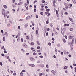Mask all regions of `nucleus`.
Listing matches in <instances>:
<instances>
[{
	"label": "nucleus",
	"instance_id": "obj_61",
	"mask_svg": "<svg viewBox=\"0 0 76 76\" xmlns=\"http://www.w3.org/2000/svg\"><path fill=\"white\" fill-rule=\"evenodd\" d=\"M55 2H56V0H54L53 1V4H54V3H55Z\"/></svg>",
	"mask_w": 76,
	"mask_h": 76
},
{
	"label": "nucleus",
	"instance_id": "obj_52",
	"mask_svg": "<svg viewBox=\"0 0 76 76\" xmlns=\"http://www.w3.org/2000/svg\"><path fill=\"white\" fill-rule=\"evenodd\" d=\"M66 26H69V24H65Z\"/></svg>",
	"mask_w": 76,
	"mask_h": 76
},
{
	"label": "nucleus",
	"instance_id": "obj_30",
	"mask_svg": "<svg viewBox=\"0 0 76 76\" xmlns=\"http://www.w3.org/2000/svg\"><path fill=\"white\" fill-rule=\"evenodd\" d=\"M48 16H50V15H51V13L48 12Z\"/></svg>",
	"mask_w": 76,
	"mask_h": 76
},
{
	"label": "nucleus",
	"instance_id": "obj_29",
	"mask_svg": "<svg viewBox=\"0 0 76 76\" xmlns=\"http://www.w3.org/2000/svg\"><path fill=\"white\" fill-rule=\"evenodd\" d=\"M68 67H67V66H65L64 67V69H67Z\"/></svg>",
	"mask_w": 76,
	"mask_h": 76
},
{
	"label": "nucleus",
	"instance_id": "obj_9",
	"mask_svg": "<svg viewBox=\"0 0 76 76\" xmlns=\"http://www.w3.org/2000/svg\"><path fill=\"white\" fill-rule=\"evenodd\" d=\"M64 54H69V52H67H67H66V51H64Z\"/></svg>",
	"mask_w": 76,
	"mask_h": 76
},
{
	"label": "nucleus",
	"instance_id": "obj_54",
	"mask_svg": "<svg viewBox=\"0 0 76 76\" xmlns=\"http://www.w3.org/2000/svg\"><path fill=\"white\" fill-rule=\"evenodd\" d=\"M47 2H46L44 4V5H45V6L47 5Z\"/></svg>",
	"mask_w": 76,
	"mask_h": 76
},
{
	"label": "nucleus",
	"instance_id": "obj_46",
	"mask_svg": "<svg viewBox=\"0 0 76 76\" xmlns=\"http://www.w3.org/2000/svg\"><path fill=\"white\" fill-rule=\"evenodd\" d=\"M21 50L23 51V52H24L25 51V50H23V49H21Z\"/></svg>",
	"mask_w": 76,
	"mask_h": 76
},
{
	"label": "nucleus",
	"instance_id": "obj_27",
	"mask_svg": "<svg viewBox=\"0 0 76 76\" xmlns=\"http://www.w3.org/2000/svg\"><path fill=\"white\" fill-rule=\"evenodd\" d=\"M26 8V10H29V7L28 6H27Z\"/></svg>",
	"mask_w": 76,
	"mask_h": 76
},
{
	"label": "nucleus",
	"instance_id": "obj_33",
	"mask_svg": "<svg viewBox=\"0 0 76 76\" xmlns=\"http://www.w3.org/2000/svg\"><path fill=\"white\" fill-rule=\"evenodd\" d=\"M48 23H49V21L48 20L46 21V24H48Z\"/></svg>",
	"mask_w": 76,
	"mask_h": 76
},
{
	"label": "nucleus",
	"instance_id": "obj_14",
	"mask_svg": "<svg viewBox=\"0 0 76 76\" xmlns=\"http://www.w3.org/2000/svg\"><path fill=\"white\" fill-rule=\"evenodd\" d=\"M51 72L52 73H53V74L54 75H55V73H56V72H55V71H54V70H52V71H51Z\"/></svg>",
	"mask_w": 76,
	"mask_h": 76
},
{
	"label": "nucleus",
	"instance_id": "obj_19",
	"mask_svg": "<svg viewBox=\"0 0 76 76\" xmlns=\"http://www.w3.org/2000/svg\"><path fill=\"white\" fill-rule=\"evenodd\" d=\"M28 5V4H27V3H25L24 4V6L26 7V6H27Z\"/></svg>",
	"mask_w": 76,
	"mask_h": 76
},
{
	"label": "nucleus",
	"instance_id": "obj_50",
	"mask_svg": "<svg viewBox=\"0 0 76 76\" xmlns=\"http://www.w3.org/2000/svg\"><path fill=\"white\" fill-rule=\"evenodd\" d=\"M40 14L41 15H43V12H40Z\"/></svg>",
	"mask_w": 76,
	"mask_h": 76
},
{
	"label": "nucleus",
	"instance_id": "obj_38",
	"mask_svg": "<svg viewBox=\"0 0 76 76\" xmlns=\"http://www.w3.org/2000/svg\"><path fill=\"white\" fill-rule=\"evenodd\" d=\"M46 12H49L50 11V9H47L46 10Z\"/></svg>",
	"mask_w": 76,
	"mask_h": 76
},
{
	"label": "nucleus",
	"instance_id": "obj_26",
	"mask_svg": "<svg viewBox=\"0 0 76 76\" xmlns=\"http://www.w3.org/2000/svg\"><path fill=\"white\" fill-rule=\"evenodd\" d=\"M70 31H73V28H71L70 29Z\"/></svg>",
	"mask_w": 76,
	"mask_h": 76
},
{
	"label": "nucleus",
	"instance_id": "obj_57",
	"mask_svg": "<svg viewBox=\"0 0 76 76\" xmlns=\"http://www.w3.org/2000/svg\"><path fill=\"white\" fill-rule=\"evenodd\" d=\"M42 3H44L45 2V1L42 0Z\"/></svg>",
	"mask_w": 76,
	"mask_h": 76
},
{
	"label": "nucleus",
	"instance_id": "obj_12",
	"mask_svg": "<svg viewBox=\"0 0 76 76\" xmlns=\"http://www.w3.org/2000/svg\"><path fill=\"white\" fill-rule=\"evenodd\" d=\"M23 4V2H20L18 3V5H19L20 6V5H21V4Z\"/></svg>",
	"mask_w": 76,
	"mask_h": 76
},
{
	"label": "nucleus",
	"instance_id": "obj_60",
	"mask_svg": "<svg viewBox=\"0 0 76 76\" xmlns=\"http://www.w3.org/2000/svg\"><path fill=\"white\" fill-rule=\"evenodd\" d=\"M39 57H40V58H43V56H40Z\"/></svg>",
	"mask_w": 76,
	"mask_h": 76
},
{
	"label": "nucleus",
	"instance_id": "obj_42",
	"mask_svg": "<svg viewBox=\"0 0 76 76\" xmlns=\"http://www.w3.org/2000/svg\"><path fill=\"white\" fill-rule=\"evenodd\" d=\"M70 67H71V69H72V70H73V66H72V65H70Z\"/></svg>",
	"mask_w": 76,
	"mask_h": 76
},
{
	"label": "nucleus",
	"instance_id": "obj_1",
	"mask_svg": "<svg viewBox=\"0 0 76 76\" xmlns=\"http://www.w3.org/2000/svg\"><path fill=\"white\" fill-rule=\"evenodd\" d=\"M68 45H70L71 48V50H73V43L72 42H69L68 43Z\"/></svg>",
	"mask_w": 76,
	"mask_h": 76
},
{
	"label": "nucleus",
	"instance_id": "obj_58",
	"mask_svg": "<svg viewBox=\"0 0 76 76\" xmlns=\"http://www.w3.org/2000/svg\"><path fill=\"white\" fill-rule=\"evenodd\" d=\"M65 37L66 39H67V36H65Z\"/></svg>",
	"mask_w": 76,
	"mask_h": 76
},
{
	"label": "nucleus",
	"instance_id": "obj_21",
	"mask_svg": "<svg viewBox=\"0 0 76 76\" xmlns=\"http://www.w3.org/2000/svg\"><path fill=\"white\" fill-rule=\"evenodd\" d=\"M30 44L31 45H34L35 44L34 43L32 42L30 43Z\"/></svg>",
	"mask_w": 76,
	"mask_h": 76
},
{
	"label": "nucleus",
	"instance_id": "obj_17",
	"mask_svg": "<svg viewBox=\"0 0 76 76\" xmlns=\"http://www.w3.org/2000/svg\"><path fill=\"white\" fill-rule=\"evenodd\" d=\"M69 19L71 21V22H73V19H72V18H69Z\"/></svg>",
	"mask_w": 76,
	"mask_h": 76
},
{
	"label": "nucleus",
	"instance_id": "obj_48",
	"mask_svg": "<svg viewBox=\"0 0 76 76\" xmlns=\"http://www.w3.org/2000/svg\"><path fill=\"white\" fill-rule=\"evenodd\" d=\"M46 67H47V68H48V65L47 64L46 65Z\"/></svg>",
	"mask_w": 76,
	"mask_h": 76
},
{
	"label": "nucleus",
	"instance_id": "obj_16",
	"mask_svg": "<svg viewBox=\"0 0 76 76\" xmlns=\"http://www.w3.org/2000/svg\"><path fill=\"white\" fill-rule=\"evenodd\" d=\"M3 7L4 8V9H7V6H6V5H4Z\"/></svg>",
	"mask_w": 76,
	"mask_h": 76
},
{
	"label": "nucleus",
	"instance_id": "obj_53",
	"mask_svg": "<svg viewBox=\"0 0 76 76\" xmlns=\"http://www.w3.org/2000/svg\"><path fill=\"white\" fill-rule=\"evenodd\" d=\"M19 21H23V20L22 19H21L20 20H19Z\"/></svg>",
	"mask_w": 76,
	"mask_h": 76
},
{
	"label": "nucleus",
	"instance_id": "obj_22",
	"mask_svg": "<svg viewBox=\"0 0 76 76\" xmlns=\"http://www.w3.org/2000/svg\"><path fill=\"white\" fill-rule=\"evenodd\" d=\"M26 38H27L26 39H28V40L29 39V36H28L26 37Z\"/></svg>",
	"mask_w": 76,
	"mask_h": 76
},
{
	"label": "nucleus",
	"instance_id": "obj_55",
	"mask_svg": "<svg viewBox=\"0 0 76 76\" xmlns=\"http://www.w3.org/2000/svg\"><path fill=\"white\" fill-rule=\"evenodd\" d=\"M65 72L66 73H68V71L67 70H65Z\"/></svg>",
	"mask_w": 76,
	"mask_h": 76
},
{
	"label": "nucleus",
	"instance_id": "obj_11",
	"mask_svg": "<svg viewBox=\"0 0 76 76\" xmlns=\"http://www.w3.org/2000/svg\"><path fill=\"white\" fill-rule=\"evenodd\" d=\"M5 35L6 37H8V33H7V32H5Z\"/></svg>",
	"mask_w": 76,
	"mask_h": 76
},
{
	"label": "nucleus",
	"instance_id": "obj_47",
	"mask_svg": "<svg viewBox=\"0 0 76 76\" xmlns=\"http://www.w3.org/2000/svg\"><path fill=\"white\" fill-rule=\"evenodd\" d=\"M13 76H16V73H14L13 74Z\"/></svg>",
	"mask_w": 76,
	"mask_h": 76
},
{
	"label": "nucleus",
	"instance_id": "obj_35",
	"mask_svg": "<svg viewBox=\"0 0 76 76\" xmlns=\"http://www.w3.org/2000/svg\"><path fill=\"white\" fill-rule=\"evenodd\" d=\"M31 22L32 23V25L33 26H34V25H35V24H34V23H33V22Z\"/></svg>",
	"mask_w": 76,
	"mask_h": 76
},
{
	"label": "nucleus",
	"instance_id": "obj_34",
	"mask_svg": "<svg viewBox=\"0 0 76 76\" xmlns=\"http://www.w3.org/2000/svg\"><path fill=\"white\" fill-rule=\"evenodd\" d=\"M22 72H26V71L25 70H22L21 71Z\"/></svg>",
	"mask_w": 76,
	"mask_h": 76
},
{
	"label": "nucleus",
	"instance_id": "obj_56",
	"mask_svg": "<svg viewBox=\"0 0 76 76\" xmlns=\"http://www.w3.org/2000/svg\"><path fill=\"white\" fill-rule=\"evenodd\" d=\"M4 48V46H3L1 48V49L2 50V49H3Z\"/></svg>",
	"mask_w": 76,
	"mask_h": 76
},
{
	"label": "nucleus",
	"instance_id": "obj_3",
	"mask_svg": "<svg viewBox=\"0 0 76 76\" xmlns=\"http://www.w3.org/2000/svg\"><path fill=\"white\" fill-rule=\"evenodd\" d=\"M23 47L24 48H28V46H27V45L25 44H23Z\"/></svg>",
	"mask_w": 76,
	"mask_h": 76
},
{
	"label": "nucleus",
	"instance_id": "obj_62",
	"mask_svg": "<svg viewBox=\"0 0 76 76\" xmlns=\"http://www.w3.org/2000/svg\"><path fill=\"white\" fill-rule=\"evenodd\" d=\"M73 65L74 66H76V64H74Z\"/></svg>",
	"mask_w": 76,
	"mask_h": 76
},
{
	"label": "nucleus",
	"instance_id": "obj_36",
	"mask_svg": "<svg viewBox=\"0 0 76 76\" xmlns=\"http://www.w3.org/2000/svg\"><path fill=\"white\" fill-rule=\"evenodd\" d=\"M0 65L1 66H3V63L1 62H0Z\"/></svg>",
	"mask_w": 76,
	"mask_h": 76
},
{
	"label": "nucleus",
	"instance_id": "obj_45",
	"mask_svg": "<svg viewBox=\"0 0 76 76\" xmlns=\"http://www.w3.org/2000/svg\"><path fill=\"white\" fill-rule=\"evenodd\" d=\"M50 70L49 69H46V72H49V71Z\"/></svg>",
	"mask_w": 76,
	"mask_h": 76
},
{
	"label": "nucleus",
	"instance_id": "obj_15",
	"mask_svg": "<svg viewBox=\"0 0 76 76\" xmlns=\"http://www.w3.org/2000/svg\"><path fill=\"white\" fill-rule=\"evenodd\" d=\"M20 76H23V72H21L20 74Z\"/></svg>",
	"mask_w": 76,
	"mask_h": 76
},
{
	"label": "nucleus",
	"instance_id": "obj_25",
	"mask_svg": "<svg viewBox=\"0 0 76 76\" xmlns=\"http://www.w3.org/2000/svg\"><path fill=\"white\" fill-rule=\"evenodd\" d=\"M37 63H41V61L39 60H38L37 61Z\"/></svg>",
	"mask_w": 76,
	"mask_h": 76
},
{
	"label": "nucleus",
	"instance_id": "obj_6",
	"mask_svg": "<svg viewBox=\"0 0 76 76\" xmlns=\"http://www.w3.org/2000/svg\"><path fill=\"white\" fill-rule=\"evenodd\" d=\"M2 14L3 15L4 14H5V12H6L4 10H2Z\"/></svg>",
	"mask_w": 76,
	"mask_h": 76
},
{
	"label": "nucleus",
	"instance_id": "obj_37",
	"mask_svg": "<svg viewBox=\"0 0 76 76\" xmlns=\"http://www.w3.org/2000/svg\"><path fill=\"white\" fill-rule=\"evenodd\" d=\"M61 56H63V52H61Z\"/></svg>",
	"mask_w": 76,
	"mask_h": 76
},
{
	"label": "nucleus",
	"instance_id": "obj_5",
	"mask_svg": "<svg viewBox=\"0 0 76 76\" xmlns=\"http://www.w3.org/2000/svg\"><path fill=\"white\" fill-rule=\"evenodd\" d=\"M29 25V24L28 23H27L26 25H25V28H27L28 26Z\"/></svg>",
	"mask_w": 76,
	"mask_h": 76
},
{
	"label": "nucleus",
	"instance_id": "obj_10",
	"mask_svg": "<svg viewBox=\"0 0 76 76\" xmlns=\"http://www.w3.org/2000/svg\"><path fill=\"white\" fill-rule=\"evenodd\" d=\"M62 41H63V42H64V43H66V41L65 39L63 38L62 39Z\"/></svg>",
	"mask_w": 76,
	"mask_h": 76
},
{
	"label": "nucleus",
	"instance_id": "obj_39",
	"mask_svg": "<svg viewBox=\"0 0 76 76\" xmlns=\"http://www.w3.org/2000/svg\"><path fill=\"white\" fill-rule=\"evenodd\" d=\"M27 3L28 4H29V0H27Z\"/></svg>",
	"mask_w": 76,
	"mask_h": 76
},
{
	"label": "nucleus",
	"instance_id": "obj_24",
	"mask_svg": "<svg viewBox=\"0 0 76 76\" xmlns=\"http://www.w3.org/2000/svg\"><path fill=\"white\" fill-rule=\"evenodd\" d=\"M36 33L37 34H38V30H36Z\"/></svg>",
	"mask_w": 76,
	"mask_h": 76
},
{
	"label": "nucleus",
	"instance_id": "obj_41",
	"mask_svg": "<svg viewBox=\"0 0 76 76\" xmlns=\"http://www.w3.org/2000/svg\"><path fill=\"white\" fill-rule=\"evenodd\" d=\"M7 26L8 27H10V24H8L7 25Z\"/></svg>",
	"mask_w": 76,
	"mask_h": 76
},
{
	"label": "nucleus",
	"instance_id": "obj_64",
	"mask_svg": "<svg viewBox=\"0 0 76 76\" xmlns=\"http://www.w3.org/2000/svg\"><path fill=\"white\" fill-rule=\"evenodd\" d=\"M42 73H40V74H39V76H42Z\"/></svg>",
	"mask_w": 76,
	"mask_h": 76
},
{
	"label": "nucleus",
	"instance_id": "obj_28",
	"mask_svg": "<svg viewBox=\"0 0 76 76\" xmlns=\"http://www.w3.org/2000/svg\"><path fill=\"white\" fill-rule=\"evenodd\" d=\"M18 29H19V30H21V28H20V26H18Z\"/></svg>",
	"mask_w": 76,
	"mask_h": 76
},
{
	"label": "nucleus",
	"instance_id": "obj_31",
	"mask_svg": "<svg viewBox=\"0 0 76 76\" xmlns=\"http://www.w3.org/2000/svg\"><path fill=\"white\" fill-rule=\"evenodd\" d=\"M21 42H23V38H21Z\"/></svg>",
	"mask_w": 76,
	"mask_h": 76
},
{
	"label": "nucleus",
	"instance_id": "obj_23",
	"mask_svg": "<svg viewBox=\"0 0 76 76\" xmlns=\"http://www.w3.org/2000/svg\"><path fill=\"white\" fill-rule=\"evenodd\" d=\"M37 43L38 45H40V43H39V42L37 41Z\"/></svg>",
	"mask_w": 76,
	"mask_h": 76
},
{
	"label": "nucleus",
	"instance_id": "obj_2",
	"mask_svg": "<svg viewBox=\"0 0 76 76\" xmlns=\"http://www.w3.org/2000/svg\"><path fill=\"white\" fill-rule=\"evenodd\" d=\"M29 66H31V67H35V65L31 64H29Z\"/></svg>",
	"mask_w": 76,
	"mask_h": 76
},
{
	"label": "nucleus",
	"instance_id": "obj_18",
	"mask_svg": "<svg viewBox=\"0 0 76 76\" xmlns=\"http://www.w3.org/2000/svg\"><path fill=\"white\" fill-rule=\"evenodd\" d=\"M72 1L74 3V4H76V0H72Z\"/></svg>",
	"mask_w": 76,
	"mask_h": 76
},
{
	"label": "nucleus",
	"instance_id": "obj_8",
	"mask_svg": "<svg viewBox=\"0 0 76 76\" xmlns=\"http://www.w3.org/2000/svg\"><path fill=\"white\" fill-rule=\"evenodd\" d=\"M54 40H55V39H54V38H53L52 39V40L53 41H52V43H54Z\"/></svg>",
	"mask_w": 76,
	"mask_h": 76
},
{
	"label": "nucleus",
	"instance_id": "obj_63",
	"mask_svg": "<svg viewBox=\"0 0 76 76\" xmlns=\"http://www.w3.org/2000/svg\"><path fill=\"white\" fill-rule=\"evenodd\" d=\"M64 14L65 15H68V13H67V12H65L64 13Z\"/></svg>",
	"mask_w": 76,
	"mask_h": 76
},
{
	"label": "nucleus",
	"instance_id": "obj_59",
	"mask_svg": "<svg viewBox=\"0 0 76 76\" xmlns=\"http://www.w3.org/2000/svg\"><path fill=\"white\" fill-rule=\"evenodd\" d=\"M56 14H58V11L57 10H56Z\"/></svg>",
	"mask_w": 76,
	"mask_h": 76
},
{
	"label": "nucleus",
	"instance_id": "obj_20",
	"mask_svg": "<svg viewBox=\"0 0 76 76\" xmlns=\"http://www.w3.org/2000/svg\"><path fill=\"white\" fill-rule=\"evenodd\" d=\"M6 38L4 36L3 37V41H5V39Z\"/></svg>",
	"mask_w": 76,
	"mask_h": 76
},
{
	"label": "nucleus",
	"instance_id": "obj_44",
	"mask_svg": "<svg viewBox=\"0 0 76 76\" xmlns=\"http://www.w3.org/2000/svg\"><path fill=\"white\" fill-rule=\"evenodd\" d=\"M48 45H49L50 46H51V43H48Z\"/></svg>",
	"mask_w": 76,
	"mask_h": 76
},
{
	"label": "nucleus",
	"instance_id": "obj_4",
	"mask_svg": "<svg viewBox=\"0 0 76 76\" xmlns=\"http://www.w3.org/2000/svg\"><path fill=\"white\" fill-rule=\"evenodd\" d=\"M30 59L32 61H34L35 59L33 58V57H31L30 58Z\"/></svg>",
	"mask_w": 76,
	"mask_h": 76
},
{
	"label": "nucleus",
	"instance_id": "obj_43",
	"mask_svg": "<svg viewBox=\"0 0 76 76\" xmlns=\"http://www.w3.org/2000/svg\"><path fill=\"white\" fill-rule=\"evenodd\" d=\"M74 41H75V39L74 38H73L72 39V42H74Z\"/></svg>",
	"mask_w": 76,
	"mask_h": 76
},
{
	"label": "nucleus",
	"instance_id": "obj_13",
	"mask_svg": "<svg viewBox=\"0 0 76 76\" xmlns=\"http://www.w3.org/2000/svg\"><path fill=\"white\" fill-rule=\"evenodd\" d=\"M30 18H31V17L29 16H28L26 18V20L29 19H30Z\"/></svg>",
	"mask_w": 76,
	"mask_h": 76
},
{
	"label": "nucleus",
	"instance_id": "obj_40",
	"mask_svg": "<svg viewBox=\"0 0 76 76\" xmlns=\"http://www.w3.org/2000/svg\"><path fill=\"white\" fill-rule=\"evenodd\" d=\"M47 31H50V28H48L47 29Z\"/></svg>",
	"mask_w": 76,
	"mask_h": 76
},
{
	"label": "nucleus",
	"instance_id": "obj_32",
	"mask_svg": "<svg viewBox=\"0 0 76 76\" xmlns=\"http://www.w3.org/2000/svg\"><path fill=\"white\" fill-rule=\"evenodd\" d=\"M37 55V54L35 52L33 53V55H34V56H36V55Z\"/></svg>",
	"mask_w": 76,
	"mask_h": 76
},
{
	"label": "nucleus",
	"instance_id": "obj_49",
	"mask_svg": "<svg viewBox=\"0 0 76 76\" xmlns=\"http://www.w3.org/2000/svg\"><path fill=\"white\" fill-rule=\"evenodd\" d=\"M26 56H28V55H29V53H27L26 54Z\"/></svg>",
	"mask_w": 76,
	"mask_h": 76
},
{
	"label": "nucleus",
	"instance_id": "obj_7",
	"mask_svg": "<svg viewBox=\"0 0 76 76\" xmlns=\"http://www.w3.org/2000/svg\"><path fill=\"white\" fill-rule=\"evenodd\" d=\"M73 36H69V39H72V38H73Z\"/></svg>",
	"mask_w": 76,
	"mask_h": 76
},
{
	"label": "nucleus",
	"instance_id": "obj_51",
	"mask_svg": "<svg viewBox=\"0 0 76 76\" xmlns=\"http://www.w3.org/2000/svg\"><path fill=\"white\" fill-rule=\"evenodd\" d=\"M1 55H2V56H3V57H4L5 56L4 55V54L3 53H2L1 54Z\"/></svg>",
	"mask_w": 76,
	"mask_h": 76
}]
</instances>
